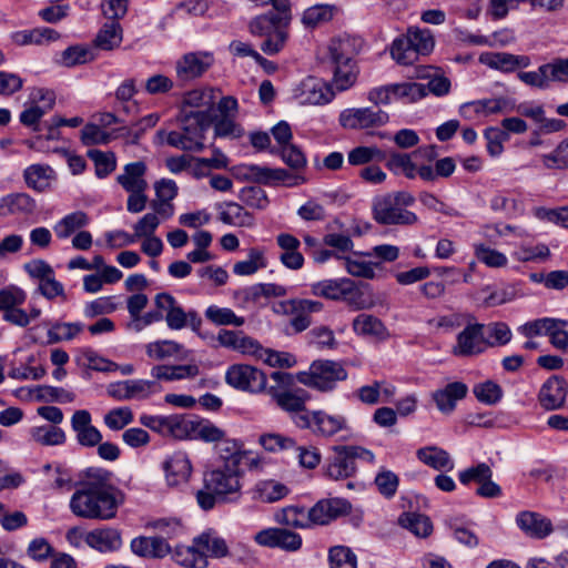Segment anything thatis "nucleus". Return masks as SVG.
Masks as SVG:
<instances>
[{
	"instance_id": "obj_1",
	"label": "nucleus",
	"mask_w": 568,
	"mask_h": 568,
	"mask_svg": "<svg viewBox=\"0 0 568 568\" xmlns=\"http://www.w3.org/2000/svg\"><path fill=\"white\" fill-rule=\"evenodd\" d=\"M124 503L123 493L112 484V473L90 467L70 499L71 511L81 518L109 520Z\"/></svg>"
},
{
	"instance_id": "obj_2",
	"label": "nucleus",
	"mask_w": 568,
	"mask_h": 568,
	"mask_svg": "<svg viewBox=\"0 0 568 568\" xmlns=\"http://www.w3.org/2000/svg\"><path fill=\"white\" fill-rule=\"evenodd\" d=\"M278 153L283 162L295 170L296 173H290L287 170L281 168L273 169L257 164H242L236 166V175L243 180L264 185L283 184L292 187L305 183V178L298 173L307 163L303 151L297 145L290 144L281 148Z\"/></svg>"
},
{
	"instance_id": "obj_3",
	"label": "nucleus",
	"mask_w": 568,
	"mask_h": 568,
	"mask_svg": "<svg viewBox=\"0 0 568 568\" xmlns=\"http://www.w3.org/2000/svg\"><path fill=\"white\" fill-rule=\"evenodd\" d=\"M179 130H159L156 139L159 143L182 150L199 152L204 149L205 132L213 123V118L207 111H194L181 108L176 116Z\"/></svg>"
},
{
	"instance_id": "obj_4",
	"label": "nucleus",
	"mask_w": 568,
	"mask_h": 568,
	"mask_svg": "<svg viewBox=\"0 0 568 568\" xmlns=\"http://www.w3.org/2000/svg\"><path fill=\"white\" fill-rule=\"evenodd\" d=\"M241 470L220 466L204 473L203 487L196 493L201 509L211 510L219 501H231L240 496Z\"/></svg>"
},
{
	"instance_id": "obj_5",
	"label": "nucleus",
	"mask_w": 568,
	"mask_h": 568,
	"mask_svg": "<svg viewBox=\"0 0 568 568\" xmlns=\"http://www.w3.org/2000/svg\"><path fill=\"white\" fill-rule=\"evenodd\" d=\"M415 203V197L407 191L387 193L374 199V220L383 225H413L418 217L407 210Z\"/></svg>"
},
{
	"instance_id": "obj_6",
	"label": "nucleus",
	"mask_w": 568,
	"mask_h": 568,
	"mask_svg": "<svg viewBox=\"0 0 568 568\" xmlns=\"http://www.w3.org/2000/svg\"><path fill=\"white\" fill-rule=\"evenodd\" d=\"M271 378L276 382V386H270L267 394L284 412L293 415L310 412L306 409V403L311 399L310 393L294 385V377L291 373L276 371L271 374Z\"/></svg>"
},
{
	"instance_id": "obj_7",
	"label": "nucleus",
	"mask_w": 568,
	"mask_h": 568,
	"mask_svg": "<svg viewBox=\"0 0 568 568\" xmlns=\"http://www.w3.org/2000/svg\"><path fill=\"white\" fill-rule=\"evenodd\" d=\"M434 47L435 40L430 30L412 27L393 41L390 55L398 64L412 65L420 55H428Z\"/></svg>"
},
{
	"instance_id": "obj_8",
	"label": "nucleus",
	"mask_w": 568,
	"mask_h": 568,
	"mask_svg": "<svg viewBox=\"0 0 568 568\" xmlns=\"http://www.w3.org/2000/svg\"><path fill=\"white\" fill-rule=\"evenodd\" d=\"M333 454L327 457L324 465V475L332 480H344L356 474V460H365L373 464L375 455L373 452L356 445H335Z\"/></svg>"
},
{
	"instance_id": "obj_9",
	"label": "nucleus",
	"mask_w": 568,
	"mask_h": 568,
	"mask_svg": "<svg viewBox=\"0 0 568 568\" xmlns=\"http://www.w3.org/2000/svg\"><path fill=\"white\" fill-rule=\"evenodd\" d=\"M347 378V371L339 362L331 359L314 361L308 371L298 372L296 381L320 392H331L338 382Z\"/></svg>"
},
{
	"instance_id": "obj_10",
	"label": "nucleus",
	"mask_w": 568,
	"mask_h": 568,
	"mask_svg": "<svg viewBox=\"0 0 568 568\" xmlns=\"http://www.w3.org/2000/svg\"><path fill=\"white\" fill-rule=\"evenodd\" d=\"M293 423L302 429L311 430L315 436L331 438L348 429V423L342 414H329L324 409H315L296 415Z\"/></svg>"
},
{
	"instance_id": "obj_11",
	"label": "nucleus",
	"mask_w": 568,
	"mask_h": 568,
	"mask_svg": "<svg viewBox=\"0 0 568 568\" xmlns=\"http://www.w3.org/2000/svg\"><path fill=\"white\" fill-rule=\"evenodd\" d=\"M154 303L158 310L165 312L164 320L170 329L180 331L190 327L193 332L199 333L202 318L195 310L185 312L170 293L156 294Z\"/></svg>"
},
{
	"instance_id": "obj_12",
	"label": "nucleus",
	"mask_w": 568,
	"mask_h": 568,
	"mask_svg": "<svg viewBox=\"0 0 568 568\" xmlns=\"http://www.w3.org/2000/svg\"><path fill=\"white\" fill-rule=\"evenodd\" d=\"M349 49L348 39L334 40L328 47L329 58L334 64L333 82L338 91L347 90L356 81V71Z\"/></svg>"
},
{
	"instance_id": "obj_13",
	"label": "nucleus",
	"mask_w": 568,
	"mask_h": 568,
	"mask_svg": "<svg viewBox=\"0 0 568 568\" xmlns=\"http://www.w3.org/2000/svg\"><path fill=\"white\" fill-rule=\"evenodd\" d=\"M225 382L237 390L251 394L267 392L266 374L247 364L231 365L225 373Z\"/></svg>"
},
{
	"instance_id": "obj_14",
	"label": "nucleus",
	"mask_w": 568,
	"mask_h": 568,
	"mask_svg": "<svg viewBox=\"0 0 568 568\" xmlns=\"http://www.w3.org/2000/svg\"><path fill=\"white\" fill-rule=\"evenodd\" d=\"M389 120L387 112L372 108H349L341 112L339 124L347 130H364L386 124Z\"/></svg>"
},
{
	"instance_id": "obj_15",
	"label": "nucleus",
	"mask_w": 568,
	"mask_h": 568,
	"mask_svg": "<svg viewBox=\"0 0 568 568\" xmlns=\"http://www.w3.org/2000/svg\"><path fill=\"white\" fill-rule=\"evenodd\" d=\"M284 314L292 315L290 324L295 333H302L312 325L311 315L320 313L324 305L320 301L308 298H292L280 303Z\"/></svg>"
},
{
	"instance_id": "obj_16",
	"label": "nucleus",
	"mask_w": 568,
	"mask_h": 568,
	"mask_svg": "<svg viewBox=\"0 0 568 568\" xmlns=\"http://www.w3.org/2000/svg\"><path fill=\"white\" fill-rule=\"evenodd\" d=\"M162 470L166 485L171 488H180L189 483L193 467L189 455L183 450H176L165 456Z\"/></svg>"
},
{
	"instance_id": "obj_17",
	"label": "nucleus",
	"mask_w": 568,
	"mask_h": 568,
	"mask_svg": "<svg viewBox=\"0 0 568 568\" xmlns=\"http://www.w3.org/2000/svg\"><path fill=\"white\" fill-rule=\"evenodd\" d=\"M294 98L303 105H321L334 98L331 87L322 79L307 77L293 91Z\"/></svg>"
},
{
	"instance_id": "obj_18",
	"label": "nucleus",
	"mask_w": 568,
	"mask_h": 568,
	"mask_svg": "<svg viewBox=\"0 0 568 568\" xmlns=\"http://www.w3.org/2000/svg\"><path fill=\"white\" fill-rule=\"evenodd\" d=\"M515 109L514 103L505 98L480 99L476 101L465 102L459 106V115L466 120H475L491 114L511 112Z\"/></svg>"
},
{
	"instance_id": "obj_19",
	"label": "nucleus",
	"mask_w": 568,
	"mask_h": 568,
	"mask_svg": "<svg viewBox=\"0 0 568 568\" xmlns=\"http://www.w3.org/2000/svg\"><path fill=\"white\" fill-rule=\"evenodd\" d=\"M352 505L344 498H327L317 501L308 510V519L315 525H327L338 517L347 515Z\"/></svg>"
},
{
	"instance_id": "obj_20",
	"label": "nucleus",
	"mask_w": 568,
	"mask_h": 568,
	"mask_svg": "<svg viewBox=\"0 0 568 568\" xmlns=\"http://www.w3.org/2000/svg\"><path fill=\"white\" fill-rule=\"evenodd\" d=\"M483 324H469L458 335L453 348L456 356H473L484 352L486 341Z\"/></svg>"
},
{
	"instance_id": "obj_21",
	"label": "nucleus",
	"mask_w": 568,
	"mask_h": 568,
	"mask_svg": "<svg viewBox=\"0 0 568 568\" xmlns=\"http://www.w3.org/2000/svg\"><path fill=\"white\" fill-rule=\"evenodd\" d=\"M213 57L207 52H190L176 62V75L181 81L201 77L212 64Z\"/></svg>"
},
{
	"instance_id": "obj_22",
	"label": "nucleus",
	"mask_w": 568,
	"mask_h": 568,
	"mask_svg": "<svg viewBox=\"0 0 568 568\" xmlns=\"http://www.w3.org/2000/svg\"><path fill=\"white\" fill-rule=\"evenodd\" d=\"M255 541L261 546L278 547L287 551H295L302 546L301 536L286 528L261 530L256 534Z\"/></svg>"
},
{
	"instance_id": "obj_23",
	"label": "nucleus",
	"mask_w": 568,
	"mask_h": 568,
	"mask_svg": "<svg viewBox=\"0 0 568 568\" xmlns=\"http://www.w3.org/2000/svg\"><path fill=\"white\" fill-rule=\"evenodd\" d=\"M516 524L523 532L534 539H544L554 531L551 520L535 511L518 513Z\"/></svg>"
},
{
	"instance_id": "obj_24",
	"label": "nucleus",
	"mask_w": 568,
	"mask_h": 568,
	"mask_svg": "<svg viewBox=\"0 0 568 568\" xmlns=\"http://www.w3.org/2000/svg\"><path fill=\"white\" fill-rule=\"evenodd\" d=\"M478 60L481 64L501 72H514L519 68H528L531 63L528 55H516L508 52H484Z\"/></svg>"
},
{
	"instance_id": "obj_25",
	"label": "nucleus",
	"mask_w": 568,
	"mask_h": 568,
	"mask_svg": "<svg viewBox=\"0 0 568 568\" xmlns=\"http://www.w3.org/2000/svg\"><path fill=\"white\" fill-rule=\"evenodd\" d=\"M567 397V383L562 377L551 376L541 386L538 400L547 410L559 409Z\"/></svg>"
},
{
	"instance_id": "obj_26",
	"label": "nucleus",
	"mask_w": 568,
	"mask_h": 568,
	"mask_svg": "<svg viewBox=\"0 0 568 568\" xmlns=\"http://www.w3.org/2000/svg\"><path fill=\"white\" fill-rule=\"evenodd\" d=\"M71 427L75 432L77 440L81 446L93 447L102 439V434L91 425V414L85 409L74 412L71 418Z\"/></svg>"
},
{
	"instance_id": "obj_27",
	"label": "nucleus",
	"mask_w": 568,
	"mask_h": 568,
	"mask_svg": "<svg viewBox=\"0 0 568 568\" xmlns=\"http://www.w3.org/2000/svg\"><path fill=\"white\" fill-rule=\"evenodd\" d=\"M84 541L100 552L114 551L122 545L120 531L111 527L97 528L85 532Z\"/></svg>"
},
{
	"instance_id": "obj_28",
	"label": "nucleus",
	"mask_w": 568,
	"mask_h": 568,
	"mask_svg": "<svg viewBox=\"0 0 568 568\" xmlns=\"http://www.w3.org/2000/svg\"><path fill=\"white\" fill-rule=\"evenodd\" d=\"M276 243L282 250L278 256L281 263L290 270H301L304 265V256L298 251L300 240L292 234L281 233L276 236Z\"/></svg>"
},
{
	"instance_id": "obj_29",
	"label": "nucleus",
	"mask_w": 568,
	"mask_h": 568,
	"mask_svg": "<svg viewBox=\"0 0 568 568\" xmlns=\"http://www.w3.org/2000/svg\"><path fill=\"white\" fill-rule=\"evenodd\" d=\"M37 207L36 201L27 193H11L0 199V216L29 215Z\"/></svg>"
},
{
	"instance_id": "obj_30",
	"label": "nucleus",
	"mask_w": 568,
	"mask_h": 568,
	"mask_svg": "<svg viewBox=\"0 0 568 568\" xmlns=\"http://www.w3.org/2000/svg\"><path fill=\"white\" fill-rule=\"evenodd\" d=\"M386 168L394 174H403L409 180L419 176L420 164L414 153L390 152L384 160Z\"/></svg>"
},
{
	"instance_id": "obj_31",
	"label": "nucleus",
	"mask_w": 568,
	"mask_h": 568,
	"mask_svg": "<svg viewBox=\"0 0 568 568\" xmlns=\"http://www.w3.org/2000/svg\"><path fill=\"white\" fill-rule=\"evenodd\" d=\"M146 165L142 161L128 163L123 173L118 175L116 182L126 191H146L148 182L144 179Z\"/></svg>"
},
{
	"instance_id": "obj_32",
	"label": "nucleus",
	"mask_w": 568,
	"mask_h": 568,
	"mask_svg": "<svg viewBox=\"0 0 568 568\" xmlns=\"http://www.w3.org/2000/svg\"><path fill=\"white\" fill-rule=\"evenodd\" d=\"M23 179L28 187L37 192H44L55 180V172L48 164H31L24 169Z\"/></svg>"
},
{
	"instance_id": "obj_33",
	"label": "nucleus",
	"mask_w": 568,
	"mask_h": 568,
	"mask_svg": "<svg viewBox=\"0 0 568 568\" xmlns=\"http://www.w3.org/2000/svg\"><path fill=\"white\" fill-rule=\"evenodd\" d=\"M195 545L205 555L206 560L207 557L223 558L229 555L226 540L213 529H207L195 537Z\"/></svg>"
},
{
	"instance_id": "obj_34",
	"label": "nucleus",
	"mask_w": 568,
	"mask_h": 568,
	"mask_svg": "<svg viewBox=\"0 0 568 568\" xmlns=\"http://www.w3.org/2000/svg\"><path fill=\"white\" fill-rule=\"evenodd\" d=\"M368 284H357L348 278V285H345L341 301H344L355 311L368 310L374 306L373 296L368 292Z\"/></svg>"
},
{
	"instance_id": "obj_35",
	"label": "nucleus",
	"mask_w": 568,
	"mask_h": 568,
	"mask_svg": "<svg viewBox=\"0 0 568 568\" xmlns=\"http://www.w3.org/2000/svg\"><path fill=\"white\" fill-rule=\"evenodd\" d=\"M468 387L462 382L447 384L444 388L436 390L433 398L437 408L443 413H450L456 406V402L464 398Z\"/></svg>"
},
{
	"instance_id": "obj_36",
	"label": "nucleus",
	"mask_w": 568,
	"mask_h": 568,
	"mask_svg": "<svg viewBox=\"0 0 568 568\" xmlns=\"http://www.w3.org/2000/svg\"><path fill=\"white\" fill-rule=\"evenodd\" d=\"M290 493V488L274 479H264L255 484L252 489V498L262 503H275Z\"/></svg>"
},
{
	"instance_id": "obj_37",
	"label": "nucleus",
	"mask_w": 568,
	"mask_h": 568,
	"mask_svg": "<svg viewBox=\"0 0 568 568\" xmlns=\"http://www.w3.org/2000/svg\"><path fill=\"white\" fill-rule=\"evenodd\" d=\"M221 346L252 355L258 349V342L245 336L242 332L221 329L217 335Z\"/></svg>"
},
{
	"instance_id": "obj_38",
	"label": "nucleus",
	"mask_w": 568,
	"mask_h": 568,
	"mask_svg": "<svg viewBox=\"0 0 568 568\" xmlns=\"http://www.w3.org/2000/svg\"><path fill=\"white\" fill-rule=\"evenodd\" d=\"M417 458L435 470L449 471L454 468V462L449 454L438 446H426L416 452Z\"/></svg>"
},
{
	"instance_id": "obj_39",
	"label": "nucleus",
	"mask_w": 568,
	"mask_h": 568,
	"mask_svg": "<svg viewBox=\"0 0 568 568\" xmlns=\"http://www.w3.org/2000/svg\"><path fill=\"white\" fill-rule=\"evenodd\" d=\"M171 554L173 560L185 568H206L209 564L205 555L195 545V538L191 546H176Z\"/></svg>"
},
{
	"instance_id": "obj_40",
	"label": "nucleus",
	"mask_w": 568,
	"mask_h": 568,
	"mask_svg": "<svg viewBox=\"0 0 568 568\" xmlns=\"http://www.w3.org/2000/svg\"><path fill=\"white\" fill-rule=\"evenodd\" d=\"M456 170L455 160L450 156H446L436 160L435 165L420 163L419 178L424 182L434 183L437 179L449 178Z\"/></svg>"
},
{
	"instance_id": "obj_41",
	"label": "nucleus",
	"mask_w": 568,
	"mask_h": 568,
	"mask_svg": "<svg viewBox=\"0 0 568 568\" xmlns=\"http://www.w3.org/2000/svg\"><path fill=\"white\" fill-rule=\"evenodd\" d=\"M90 222L88 214L83 211H75L61 219L53 227L59 239H68L77 231H81Z\"/></svg>"
},
{
	"instance_id": "obj_42",
	"label": "nucleus",
	"mask_w": 568,
	"mask_h": 568,
	"mask_svg": "<svg viewBox=\"0 0 568 568\" xmlns=\"http://www.w3.org/2000/svg\"><path fill=\"white\" fill-rule=\"evenodd\" d=\"M195 430V423L183 415L165 416V426L163 436H170L175 439H185Z\"/></svg>"
},
{
	"instance_id": "obj_43",
	"label": "nucleus",
	"mask_w": 568,
	"mask_h": 568,
	"mask_svg": "<svg viewBox=\"0 0 568 568\" xmlns=\"http://www.w3.org/2000/svg\"><path fill=\"white\" fill-rule=\"evenodd\" d=\"M216 454L224 462L223 466L240 469L242 462L241 445L234 440L225 438V436L215 444Z\"/></svg>"
},
{
	"instance_id": "obj_44",
	"label": "nucleus",
	"mask_w": 568,
	"mask_h": 568,
	"mask_svg": "<svg viewBox=\"0 0 568 568\" xmlns=\"http://www.w3.org/2000/svg\"><path fill=\"white\" fill-rule=\"evenodd\" d=\"M122 42V29L118 21H110L103 24L98 32L94 44L101 50H112Z\"/></svg>"
},
{
	"instance_id": "obj_45",
	"label": "nucleus",
	"mask_w": 568,
	"mask_h": 568,
	"mask_svg": "<svg viewBox=\"0 0 568 568\" xmlns=\"http://www.w3.org/2000/svg\"><path fill=\"white\" fill-rule=\"evenodd\" d=\"M345 285H348V278L323 280L311 285V293L315 296L332 301H341Z\"/></svg>"
},
{
	"instance_id": "obj_46",
	"label": "nucleus",
	"mask_w": 568,
	"mask_h": 568,
	"mask_svg": "<svg viewBox=\"0 0 568 568\" xmlns=\"http://www.w3.org/2000/svg\"><path fill=\"white\" fill-rule=\"evenodd\" d=\"M220 220L225 224L240 227H248L254 223L253 215L234 202L226 203L225 210L220 213Z\"/></svg>"
},
{
	"instance_id": "obj_47",
	"label": "nucleus",
	"mask_w": 568,
	"mask_h": 568,
	"mask_svg": "<svg viewBox=\"0 0 568 568\" xmlns=\"http://www.w3.org/2000/svg\"><path fill=\"white\" fill-rule=\"evenodd\" d=\"M353 329L358 335L382 337L386 333L383 322L374 315L362 313L353 321Z\"/></svg>"
},
{
	"instance_id": "obj_48",
	"label": "nucleus",
	"mask_w": 568,
	"mask_h": 568,
	"mask_svg": "<svg viewBox=\"0 0 568 568\" xmlns=\"http://www.w3.org/2000/svg\"><path fill=\"white\" fill-rule=\"evenodd\" d=\"M31 438L43 446L62 445L65 442V433L58 426L42 425L30 429Z\"/></svg>"
},
{
	"instance_id": "obj_49",
	"label": "nucleus",
	"mask_w": 568,
	"mask_h": 568,
	"mask_svg": "<svg viewBox=\"0 0 568 568\" xmlns=\"http://www.w3.org/2000/svg\"><path fill=\"white\" fill-rule=\"evenodd\" d=\"M398 523L417 537H427L433 531L430 519L422 514L405 513L398 518Z\"/></svg>"
},
{
	"instance_id": "obj_50",
	"label": "nucleus",
	"mask_w": 568,
	"mask_h": 568,
	"mask_svg": "<svg viewBox=\"0 0 568 568\" xmlns=\"http://www.w3.org/2000/svg\"><path fill=\"white\" fill-rule=\"evenodd\" d=\"M84 325L80 322H57L52 324L51 328L48 331V344L71 341L82 333Z\"/></svg>"
},
{
	"instance_id": "obj_51",
	"label": "nucleus",
	"mask_w": 568,
	"mask_h": 568,
	"mask_svg": "<svg viewBox=\"0 0 568 568\" xmlns=\"http://www.w3.org/2000/svg\"><path fill=\"white\" fill-rule=\"evenodd\" d=\"M266 265L264 253L254 247L248 251L246 260L234 264L233 272L240 276H247L255 274L258 270L266 267Z\"/></svg>"
},
{
	"instance_id": "obj_52",
	"label": "nucleus",
	"mask_w": 568,
	"mask_h": 568,
	"mask_svg": "<svg viewBox=\"0 0 568 568\" xmlns=\"http://www.w3.org/2000/svg\"><path fill=\"white\" fill-rule=\"evenodd\" d=\"M215 100V90L213 88L194 89L187 92L183 99L182 108L192 110V108H205L210 113Z\"/></svg>"
},
{
	"instance_id": "obj_53",
	"label": "nucleus",
	"mask_w": 568,
	"mask_h": 568,
	"mask_svg": "<svg viewBox=\"0 0 568 568\" xmlns=\"http://www.w3.org/2000/svg\"><path fill=\"white\" fill-rule=\"evenodd\" d=\"M207 321L216 326H242L244 318L237 316L231 308L210 305L204 313Z\"/></svg>"
},
{
	"instance_id": "obj_54",
	"label": "nucleus",
	"mask_w": 568,
	"mask_h": 568,
	"mask_svg": "<svg viewBox=\"0 0 568 568\" xmlns=\"http://www.w3.org/2000/svg\"><path fill=\"white\" fill-rule=\"evenodd\" d=\"M386 153L377 146H356L348 152L351 165H365L373 161H384Z\"/></svg>"
},
{
	"instance_id": "obj_55",
	"label": "nucleus",
	"mask_w": 568,
	"mask_h": 568,
	"mask_svg": "<svg viewBox=\"0 0 568 568\" xmlns=\"http://www.w3.org/2000/svg\"><path fill=\"white\" fill-rule=\"evenodd\" d=\"M32 393L38 400L43 402L72 403L75 398L71 392L49 385H38L32 389Z\"/></svg>"
},
{
	"instance_id": "obj_56",
	"label": "nucleus",
	"mask_w": 568,
	"mask_h": 568,
	"mask_svg": "<svg viewBox=\"0 0 568 568\" xmlns=\"http://www.w3.org/2000/svg\"><path fill=\"white\" fill-rule=\"evenodd\" d=\"M252 355H255L272 367H292L296 363V359L292 354L263 348L260 344L258 349Z\"/></svg>"
},
{
	"instance_id": "obj_57",
	"label": "nucleus",
	"mask_w": 568,
	"mask_h": 568,
	"mask_svg": "<svg viewBox=\"0 0 568 568\" xmlns=\"http://www.w3.org/2000/svg\"><path fill=\"white\" fill-rule=\"evenodd\" d=\"M395 99H403L408 103L416 102L426 97V88L422 83L405 82L392 84Z\"/></svg>"
},
{
	"instance_id": "obj_58",
	"label": "nucleus",
	"mask_w": 568,
	"mask_h": 568,
	"mask_svg": "<svg viewBox=\"0 0 568 568\" xmlns=\"http://www.w3.org/2000/svg\"><path fill=\"white\" fill-rule=\"evenodd\" d=\"M566 321L544 317L524 324L520 327L521 333L527 337L537 335H549L551 329H555L556 325H566Z\"/></svg>"
},
{
	"instance_id": "obj_59",
	"label": "nucleus",
	"mask_w": 568,
	"mask_h": 568,
	"mask_svg": "<svg viewBox=\"0 0 568 568\" xmlns=\"http://www.w3.org/2000/svg\"><path fill=\"white\" fill-rule=\"evenodd\" d=\"M132 400H145L162 392V385L152 379H130Z\"/></svg>"
},
{
	"instance_id": "obj_60",
	"label": "nucleus",
	"mask_w": 568,
	"mask_h": 568,
	"mask_svg": "<svg viewBox=\"0 0 568 568\" xmlns=\"http://www.w3.org/2000/svg\"><path fill=\"white\" fill-rule=\"evenodd\" d=\"M181 348V344L174 341L164 339L148 344L146 354L153 359L162 361L176 355Z\"/></svg>"
},
{
	"instance_id": "obj_61",
	"label": "nucleus",
	"mask_w": 568,
	"mask_h": 568,
	"mask_svg": "<svg viewBox=\"0 0 568 568\" xmlns=\"http://www.w3.org/2000/svg\"><path fill=\"white\" fill-rule=\"evenodd\" d=\"M133 418V412L130 407H118L109 410L103 420L111 430H121L131 424Z\"/></svg>"
},
{
	"instance_id": "obj_62",
	"label": "nucleus",
	"mask_w": 568,
	"mask_h": 568,
	"mask_svg": "<svg viewBox=\"0 0 568 568\" xmlns=\"http://www.w3.org/2000/svg\"><path fill=\"white\" fill-rule=\"evenodd\" d=\"M89 156L94 162L95 174L103 179L115 170L116 161L113 153H105L100 150L89 151Z\"/></svg>"
},
{
	"instance_id": "obj_63",
	"label": "nucleus",
	"mask_w": 568,
	"mask_h": 568,
	"mask_svg": "<svg viewBox=\"0 0 568 568\" xmlns=\"http://www.w3.org/2000/svg\"><path fill=\"white\" fill-rule=\"evenodd\" d=\"M473 392L480 403L487 405H495L503 396L501 387L491 381L475 385Z\"/></svg>"
},
{
	"instance_id": "obj_64",
	"label": "nucleus",
	"mask_w": 568,
	"mask_h": 568,
	"mask_svg": "<svg viewBox=\"0 0 568 568\" xmlns=\"http://www.w3.org/2000/svg\"><path fill=\"white\" fill-rule=\"evenodd\" d=\"M331 568H357L356 556L344 546H335L329 550Z\"/></svg>"
}]
</instances>
